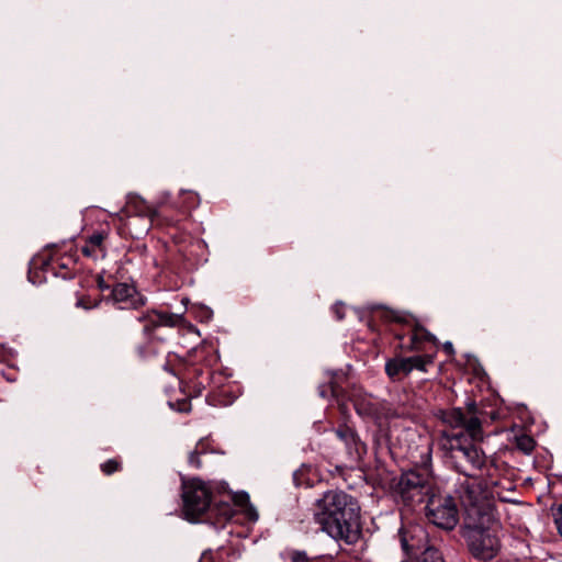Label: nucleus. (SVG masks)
I'll return each instance as SVG.
<instances>
[{"label":"nucleus","mask_w":562,"mask_h":562,"mask_svg":"<svg viewBox=\"0 0 562 562\" xmlns=\"http://www.w3.org/2000/svg\"><path fill=\"white\" fill-rule=\"evenodd\" d=\"M97 283H98V288L101 290V291H105V290H110L112 289L110 284H108L105 282V280L103 279V277L99 276L98 279H97Z\"/></svg>","instance_id":"c85d7f7f"},{"label":"nucleus","mask_w":562,"mask_h":562,"mask_svg":"<svg viewBox=\"0 0 562 562\" xmlns=\"http://www.w3.org/2000/svg\"><path fill=\"white\" fill-rule=\"evenodd\" d=\"M396 493L407 506L422 504L434 493L431 480L427 473L409 470L401 475Z\"/></svg>","instance_id":"0eeeda50"},{"label":"nucleus","mask_w":562,"mask_h":562,"mask_svg":"<svg viewBox=\"0 0 562 562\" xmlns=\"http://www.w3.org/2000/svg\"><path fill=\"white\" fill-rule=\"evenodd\" d=\"M100 469L105 475H111L122 469V463L119 459H109L101 463Z\"/></svg>","instance_id":"aec40b11"},{"label":"nucleus","mask_w":562,"mask_h":562,"mask_svg":"<svg viewBox=\"0 0 562 562\" xmlns=\"http://www.w3.org/2000/svg\"><path fill=\"white\" fill-rule=\"evenodd\" d=\"M106 236L108 234L104 231L94 232L87 238L85 246H82V254L91 258H98L99 256L103 257L105 254L103 241Z\"/></svg>","instance_id":"dca6fc26"},{"label":"nucleus","mask_w":562,"mask_h":562,"mask_svg":"<svg viewBox=\"0 0 562 562\" xmlns=\"http://www.w3.org/2000/svg\"><path fill=\"white\" fill-rule=\"evenodd\" d=\"M386 404L379 403L373 398H358L355 401V408L360 416L379 418L381 416L380 408L385 409L384 416L386 418L402 417L405 415L403 411H392L385 408Z\"/></svg>","instance_id":"ddd939ff"},{"label":"nucleus","mask_w":562,"mask_h":562,"mask_svg":"<svg viewBox=\"0 0 562 562\" xmlns=\"http://www.w3.org/2000/svg\"><path fill=\"white\" fill-rule=\"evenodd\" d=\"M98 302L94 301V302H91L90 300L88 299H85V297H81L77 301L76 305L78 307H82L85 310H90V308H93V307H97L98 306Z\"/></svg>","instance_id":"393cba45"},{"label":"nucleus","mask_w":562,"mask_h":562,"mask_svg":"<svg viewBox=\"0 0 562 562\" xmlns=\"http://www.w3.org/2000/svg\"><path fill=\"white\" fill-rule=\"evenodd\" d=\"M212 492L199 479L182 483L183 514L187 519L194 521L202 516L211 505Z\"/></svg>","instance_id":"6e6552de"},{"label":"nucleus","mask_w":562,"mask_h":562,"mask_svg":"<svg viewBox=\"0 0 562 562\" xmlns=\"http://www.w3.org/2000/svg\"><path fill=\"white\" fill-rule=\"evenodd\" d=\"M58 267H59L60 271H57L54 266L52 267L53 273L56 277H61L63 279H71L74 277V273L69 270L67 263H65V262L58 263Z\"/></svg>","instance_id":"4be33fe9"},{"label":"nucleus","mask_w":562,"mask_h":562,"mask_svg":"<svg viewBox=\"0 0 562 562\" xmlns=\"http://www.w3.org/2000/svg\"><path fill=\"white\" fill-rule=\"evenodd\" d=\"M483 412L475 402H469L465 408L454 407L442 413V420L457 432L445 434L442 449L452 468L467 477H476L479 473L491 475L493 461L475 442L483 440Z\"/></svg>","instance_id":"f257e3e1"},{"label":"nucleus","mask_w":562,"mask_h":562,"mask_svg":"<svg viewBox=\"0 0 562 562\" xmlns=\"http://www.w3.org/2000/svg\"><path fill=\"white\" fill-rule=\"evenodd\" d=\"M344 310H345V305L342 303H336L331 307V311H333L335 317L338 321L344 319V317H345V311Z\"/></svg>","instance_id":"a878e982"},{"label":"nucleus","mask_w":562,"mask_h":562,"mask_svg":"<svg viewBox=\"0 0 562 562\" xmlns=\"http://www.w3.org/2000/svg\"><path fill=\"white\" fill-rule=\"evenodd\" d=\"M472 480H464L457 488L458 497L464 508L465 517L464 522L485 519L488 521L490 517L495 516V508L491 499V492L486 482L476 477Z\"/></svg>","instance_id":"20e7f679"},{"label":"nucleus","mask_w":562,"mask_h":562,"mask_svg":"<svg viewBox=\"0 0 562 562\" xmlns=\"http://www.w3.org/2000/svg\"><path fill=\"white\" fill-rule=\"evenodd\" d=\"M499 522L496 516L464 522L462 536L472 557L480 561H491L497 557L502 544L498 537Z\"/></svg>","instance_id":"7ed1b4c3"},{"label":"nucleus","mask_w":562,"mask_h":562,"mask_svg":"<svg viewBox=\"0 0 562 562\" xmlns=\"http://www.w3.org/2000/svg\"><path fill=\"white\" fill-rule=\"evenodd\" d=\"M443 349H445V351H446L448 355H453V352H454L453 345H452V342H451V341H446V342L443 344Z\"/></svg>","instance_id":"c756f323"},{"label":"nucleus","mask_w":562,"mask_h":562,"mask_svg":"<svg viewBox=\"0 0 562 562\" xmlns=\"http://www.w3.org/2000/svg\"><path fill=\"white\" fill-rule=\"evenodd\" d=\"M424 342H429L434 346H437L438 339L426 328L413 322L409 344L405 346V348L409 351H419L423 349Z\"/></svg>","instance_id":"4468645a"},{"label":"nucleus","mask_w":562,"mask_h":562,"mask_svg":"<svg viewBox=\"0 0 562 562\" xmlns=\"http://www.w3.org/2000/svg\"><path fill=\"white\" fill-rule=\"evenodd\" d=\"M425 515L436 527L451 531L459 522V510L454 498L449 494L432 493L426 502Z\"/></svg>","instance_id":"423d86ee"},{"label":"nucleus","mask_w":562,"mask_h":562,"mask_svg":"<svg viewBox=\"0 0 562 562\" xmlns=\"http://www.w3.org/2000/svg\"><path fill=\"white\" fill-rule=\"evenodd\" d=\"M258 518L257 513H254V519L256 520Z\"/></svg>","instance_id":"473e14b6"},{"label":"nucleus","mask_w":562,"mask_h":562,"mask_svg":"<svg viewBox=\"0 0 562 562\" xmlns=\"http://www.w3.org/2000/svg\"><path fill=\"white\" fill-rule=\"evenodd\" d=\"M553 517L559 533L562 536V503L558 506L557 510L553 514Z\"/></svg>","instance_id":"b1692460"},{"label":"nucleus","mask_w":562,"mask_h":562,"mask_svg":"<svg viewBox=\"0 0 562 562\" xmlns=\"http://www.w3.org/2000/svg\"><path fill=\"white\" fill-rule=\"evenodd\" d=\"M232 402H233V400H221V398H216V397L213 398L214 405H228Z\"/></svg>","instance_id":"7c9ffc66"},{"label":"nucleus","mask_w":562,"mask_h":562,"mask_svg":"<svg viewBox=\"0 0 562 562\" xmlns=\"http://www.w3.org/2000/svg\"><path fill=\"white\" fill-rule=\"evenodd\" d=\"M386 317L390 318V319H393L395 322H398V323L408 324V321H407V318L405 316L400 315V313L394 312V311L389 312Z\"/></svg>","instance_id":"bb28decb"},{"label":"nucleus","mask_w":562,"mask_h":562,"mask_svg":"<svg viewBox=\"0 0 562 562\" xmlns=\"http://www.w3.org/2000/svg\"><path fill=\"white\" fill-rule=\"evenodd\" d=\"M334 390L330 385H321L318 387V394L319 396L326 398L328 396L329 393H333Z\"/></svg>","instance_id":"cd10ccee"},{"label":"nucleus","mask_w":562,"mask_h":562,"mask_svg":"<svg viewBox=\"0 0 562 562\" xmlns=\"http://www.w3.org/2000/svg\"><path fill=\"white\" fill-rule=\"evenodd\" d=\"M536 442L531 436L521 435L516 437V448L526 454H529L535 449Z\"/></svg>","instance_id":"a211bd4d"},{"label":"nucleus","mask_w":562,"mask_h":562,"mask_svg":"<svg viewBox=\"0 0 562 562\" xmlns=\"http://www.w3.org/2000/svg\"><path fill=\"white\" fill-rule=\"evenodd\" d=\"M135 321L143 325V335L146 338V342L136 347V352L140 359H148L158 353L155 346V330L160 326L175 327L182 321V315L150 310L139 314L135 317Z\"/></svg>","instance_id":"39448f33"},{"label":"nucleus","mask_w":562,"mask_h":562,"mask_svg":"<svg viewBox=\"0 0 562 562\" xmlns=\"http://www.w3.org/2000/svg\"><path fill=\"white\" fill-rule=\"evenodd\" d=\"M408 562H445L441 552L436 548H427L418 557Z\"/></svg>","instance_id":"f3484780"},{"label":"nucleus","mask_w":562,"mask_h":562,"mask_svg":"<svg viewBox=\"0 0 562 562\" xmlns=\"http://www.w3.org/2000/svg\"><path fill=\"white\" fill-rule=\"evenodd\" d=\"M314 517L322 530L335 540L348 544L360 538V506L349 494L342 491H327L315 503Z\"/></svg>","instance_id":"f03ea898"},{"label":"nucleus","mask_w":562,"mask_h":562,"mask_svg":"<svg viewBox=\"0 0 562 562\" xmlns=\"http://www.w3.org/2000/svg\"><path fill=\"white\" fill-rule=\"evenodd\" d=\"M286 555L291 560V562H308L307 553L302 550H288Z\"/></svg>","instance_id":"412c9836"},{"label":"nucleus","mask_w":562,"mask_h":562,"mask_svg":"<svg viewBox=\"0 0 562 562\" xmlns=\"http://www.w3.org/2000/svg\"><path fill=\"white\" fill-rule=\"evenodd\" d=\"M126 214L151 218L155 215L154 209L137 194H128L126 200L125 210Z\"/></svg>","instance_id":"2eb2a0df"},{"label":"nucleus","mask_w":562,"mask_h":562,"mask_svg":"<svg viewBox=\"0 0 562 562\" xmlns=\"http://www.w3.org/2000/svg\"><path fill=\"white\" fill-rule=\"evenodd\" d=\"M398 538L402 550L408 557L409 561L418 557L429 546L428 535L425 528L418 524H409L398 530Z\"/></svg>","instance_id":"1a4fd4ad"},{"label":"nucleus","mask_w":562,"mask_h":562,"mask_svg":"<svg viewBox=\"0 0 562 562\" xmlns=\"http://www.w3.org/2000/svg\"><path fill=\"white\" fill-rule=\"evenodd\" d=\"M110 299L121 310H137L145 305L144 297L135 286L127 283H115L111 289Z\"/></svg>","instance_id":"9b49d317"},{"label":"nucleus","mask_w":562,"mask_h":562,"mask_svg":"<svg viewBox=\"0 0 562 562\" xmlns=\"http://www.w3.org/2000/svg\"><path fill=\"white\" fill-rule=\"evenodd\" d=\"M202 454V451L198 450V448L194 451H191L189 454V464L190 467L194 469H200L202 467V462L200 459V456Z\"/></svg>","instance_id":"5701e85b"},{"label":"nucleus","mask_w":562,"mask_h":562,"mask_svg":"<svg viewBox=\"0 0 562 562\" xmlns=\"http://www.w3.org/2000/svg\"><path fill=\"white\" fill-rule=\"evenodd\" d=\"M396 338H397L398 340H402V339L404 338V336H403V335H400V334H396Z\"/></svg>","instance_id":"2f4dec72"},{"label":"nucleus","mask_w":562,"mask_h":562,"mask_svg":"<svg viewBox=\"0 0 562 562\" xmlns=\"http://www.w3.org/2000/svg\"><path fill=\"white\" fill-rule=\"evenodd\" d=\"M334 431L337 438L345 443L349 456L360 459L366 453V445L360 440L353 428L344 424L339 425Z\"/></svg>","instance_id":"f8f14e48"},{"label":"nucleus","mask_w":562,"mask_h":562,"mask_svg":"<svg viewBox=\"0 0 562 562\" xmlns=\"http://www.w3.org/2000/svg\"><path fill=\"white\" fill-rule=\"evenodd\" d=\"M227 554V551L224 549H218L216 551H204L200 558L199 562H229L224 560V555Z\"/></svg>","instance_id":"6ab92c4d"},{"label":"nucleus","mask_w":562,"mask_h":562,"mask_svg":"<svg viewBox=\"0 0 562 562\" xmlns=\"http://www.w3.org/2000/svg\"><path fill=\"white\" fill-rule=\"evenodd\" d=\"M434 356H413L407 358H393L386 361L385 372L393 381H400L413 370L427 371V366L432 364Z\"/></svg>","instance_id":"9d476101"}]
</instances>
